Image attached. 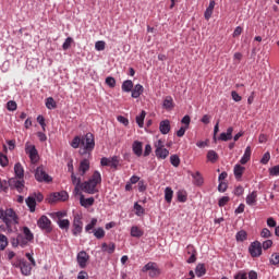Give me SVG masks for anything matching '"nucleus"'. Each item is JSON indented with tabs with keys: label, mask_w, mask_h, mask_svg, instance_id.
I'll list each match as a JSON object with an SVG mask.
<instances>
[{
	"label": "nucleus",
	"mask_w": 279,
	"mask_h": 279,
	"mask_svg": "<svg viewBox=\"0 0 279 279\" xmlns=\"http://www.w3.org/2000/svg\"><path fill=\"white\" fill-rule=\"evenodd\" d=\"M14 173L15 178L9 179V186L11 189H16L17 193H23V189H25V169H23L21 162L15 163Z\"/></svg>",
	"instance_id": "1"
},
{
	"label": "nucleus",
	"mask_w": 279,
	"mask_h": 279,
	"mask_svg": "<svg viewBox=\"0 0 279 279\" xmlns=\"http://www.w3.org/2000/svg\"><path fill=\"white\" fill-rule=\"evenodd\" d=\"M97 184H101V173L99 171H95L88 181L82 183L81 191L88 195H95V193H99Z\"/></svg>",
	"instance_id": "2"
},
{
	"label": "nucleus",
	"mask_w": 279,
	"mask_h": 279,
	"mask_svg": "<svg viewBox=\"0 0 279 279\" xmlns=\"http://www.w3.org/2000/svg\"><path fill=\"white\" fill-rule=\"evenodd\" d=\"M81 145L83 148L80 150L81 156H90L93 154V149H95V135L93 133H86V135L82 138Z\"/></svg>",
	"instance_id": "3"
},
{
	"label": "nucleus",
	"mask_w": 279,
	"mask_h": 279,
	"mask_svg": "<svg viewBox=\"0 0 279 279\" xmlns=\"http://www.w3.org/2000/svg\"><path fill=\"white\" fill-rule=\"evenodd\" d=\"M0 219L5 223L7 228H12V223H19V217L14 209H0Z\"/></svg>",
	"instance_id": "4"
},
{
	"label": "nucleus",
	"mask_w": 279,
	"mask_h": 279,
	"mask_svg": "<svg viewBox=\"0 0 279 279\" xmlns=\"http://www.w3.org/2000/svg\"><path fill=\"white\" fill-rule=\"evenodd\" d=\"M142 271L145 274L148 271L149 278H158L160 276V268H158V264L154 262L147 263L143 268Z\"/></svg>",
	"instance_id": "5"
},
{
	"label": "nucleus",
	"mask_w": 279,
	"mask_h": 279,
	"mask_svg": "<svg viewBox=\"0 0 279 279\" xmlns=\"http://www.w3.org/2000/svg\"><path fill=\"white\" fill-rule=\"evenodd\" d=\"M248 252L252 258H258V256H262L263 254V244L258 241L252 242Z\"/></svg>",
	"instance_id": "6"
},
{
	"label": "nucleus",
	"mask_w": 279,
	"mask_h": 279,
	"mask_svg": "<svg viewBox=\"0 0 279 279\" xmlns=\"http://www.w3.org/2000/svg\"><path fill=\"white\" fill-rule=\"evenodd\" d=\"M82 230H84V222H82V217L76 215L73 220L72 233L74 236H77L78 234H82Z\"/></svg>",
	"instance_id": "7"
},
{
	"label": "nucleus",
	"mask_w": 279,
	"mask_h": 279,
	"mask_svg": "<svg viewBox=\"0 0 279 279\" xmlns=\"http://www.w3.org/2000/svg\"><path fill=\"white\" fill-rule=\"evenodd\" d=\"M76 260L81 269H86V265H88V260H90V255L85 251H81L76 256Z\"/></svg>",
	"instance_id": "8"
},
{
	"label": "nucleus",
	"mask_w": 279,
	"mask_h": 279,
	"mask_svg": "<svg viewBox=\"0 0 279 279\" xmlns=\"http://www.w3.org/2000/svg\"><path fill=\"white\" fill-rule=\"evenodd\" d=\"M233 279H258V272L251 270L247 274L245 270H240L233 276Z\"/></svg>",
	"instance_id": "9"
},
{
	"label": "nucleus",
	"mask_w": 279,
	"mask_h": 279,
	"mask_svg": "<svg viewBox=\"0 0 279 279\" xmlns=\"http://www.w3.org/2000/svg\"><path fill=\"white\" fill-rule=\"evenodd\" d=\"M35 179L37 182H51V177L45 172V168H43V166L36 169Z\"/></svg>",
	"instance_id": "10"
},
{
	"label": "nucleus",
	"mask_w": 279,
	"mask_h": 279,
	"mask_svg": "<svg viewBox=\"0 0 279 279\" xmlns=\"http://www.w3.org/2000/svg\"><path fill=\"white\" fill-rule=\"evenodd\" d=\"M37 226L40 230H46L47 232H51L53 230L51 228V220L47 216H41L37 221Z\"/></svg>",
	"instance_id": "11"
},
{
	"label": "nucleus",
	"mask_w": 279,
	"mask_h": 279,
	"mask_svg": "<svg viewBox=\"0 0 279 279\" xmlns=\"http://www.w3.org/2000/svg\"><path fill=\"white\" fill-rule=\"evenodd\" d=\"M25 153L28 155L32 162H38V150L36 149V146L26 145Z\"/></svg>",
	"instance_id": "12"
},
{
	"label": "nucleus",
	"mask_w": 279,
	"mask_h": 279,
	"mask_svg": "<svg viewBox=\"0 0 279 279\" xmlns=\"http://www.w3.org/2000/svg\"><path fill=\"white\" fill-rule=\"evenodd\" d=\"M90 171V160L87 158L81 160L80 166H78V173L80 175H86Z\"/></svg>",
	"instance_id": "13"
},
{
	"label": "nucleus",
	"mask_w": 279,
	"mask_h": 279,
	"mask_svg": "<svg viewBox=\"0 0 279 279\" xmlns=\"http://www.w3.org/2000/svg\"><path fill=\"white\" fill-rule=\"evenodd\" d=\"M20 269L23 276H32V264L27 260L20 262Z\"/></svg>",
	"instance_id": "14"
},
{
	"label": "nucleus",
	"mask_w": 279,
	"mask_h": 279,
	"mask_svg": "<svg viewBox=\"0 0 279 279\" xmlns=\"http://www.w3.org/2000/svg\"><path fill=\"white\" fill-rule=\"evenodd\" d=\"M189 173L193 178V184L195 186H202L204 184V177L202 175V172H199V171H196V172L189 171Z\"/></svg>",
	"instance_id": "15"
},
{
	"label": "nucleus",
	"mask_w": 279,
	"mask_h": 279,
	"mask_svg": "<svg viewBox=\"0 0 279 279\" xmlns=\"http://www.w3.org/2000/svg\"><path fill=\"white\" fill-rule=\"evenodd\" d=\"M186 254L190 255V258L187 259V263H195V260H197V251L195 250V246H193L192 244L186 246Z\"/></svg>",
	"instance_id": "16"
},
{
	"label": "nucleus",
	"mask_w": 279,
	"mask_h": 279,
	"mask_svg": "<svg viewBox=\"0 0 279 279\" xmlns=\"http://www.w3.org/2000/svg\"><path fill=\"white\" fill-rule=\"evenodd\" d=\"M232 132H234V128L229 126L226 133H221L219 135L218 141H222L225 143H227V141H232Z\"/></svg>",
	"instance_id": "17"
},
{
	"label": "nucleus",
	"mask_w": 279,
	"mask_h": 279,
	"mask_svg": "<svg viewBox=\"0 0 279 279\" xmlns=\"http://www.w3.org/2000/svg\"><path fill=\"white\" fill-rule=\"evenodd\" d=\"M159 132H161V134H169V132H171V122L169 120H162L159 123Z\"/></svg>",
	"instance_id": "18"
},
{
	"label": "nucleus",
	"mask_w": 279,
	"mask_h": 279,
	"mask_svg": "<svg viewBox=\"0 0 279 279\" xmlns=\"http://www.w3.org/2000/svg\"><path fill=\"white\" fill-rule=\"evenodd\" d=\"M145 87H143V85L141 84H136L132 90H131V97H133V99H138V97H141L142 93H144Z\"/></svg>",
	"instance_id": "19"
},
{
	"label": "nucleus",
	"mask_w": 279,
	"mask_h": 279,
	"mask_svg": "<svg viewBox=\"0 0 279 279\" xmlns=\"http://www.w3.org/2000/svg\"><path fill=\"white\" fill-rule=\"evenodd\" d=\"M71 180H72V184L75 186L74 192L77 195L82 189V179L77 178V175H75V173H72Z\"/></svg>",
	"instance_id": "20"
},
{
	"label": "nucleus",
	"mask_w": 279,
	"mask_h": 279,
	"mask_svg": "<svg viewBox=\"0 0 279 279\" xmlns=\"http://www.w3.org/2000/svg\"><path fill=\"white\" fill-rule=\"evenodd\" d=\"M258 199V193L253 191L251 194L246 196L247 206H256V202Z\"/></svg>",
	"instance_id": "21"
},
{
	"label": "nucleus",
	"mask_w": 279,
	"mask_h": 279,
	"mask_svg": "<svg viewBox=\"0 0 279 279\" xmlns=\"http://www.w3.org/2000/svg\"><path fill=\"white\" fill-rule=\"evenodd\" d=\"M252 158V147L247 146L245 148L244 155L240 159L241 165H247L250 162V159Z\"/></svg>",
	"instance_id": "22"
},
{
	"label": "nucleus",
	"mask_w": 279,
	"mask_h": 279,
	"mask_svg": "<svg viewBox=\"0 0 279 279\" xmlns=\"http://www.w3.org/2000/svg\"><path fill=\"white\" fill-rule=\"evenodd\" d=\"M155 156L159 159V160H166L169 156V149L167 148H158L155 150Z\"/></svg>",
	"instance_id": "23"
},
{
	"label": "nucleus",
	"mask_w": 279,
	"mask_h": 279,
	"mask_svg": "<svg viewBox=\"0 0 279 279\" xmlns=\"http://www.w3.org/2000/svg\"><path fill=\"white\" fill-rule=\"evenodd\" d=\"M133 153L140 158L143 156V143L135 141L132 145Z\"/></svg>",
	"instance_id": "24"
},
{
	"label": "nucleus",
	"mask_w": 279,
	"mask_h": 279,
	"mask_svg": "<svg viewBox=\"0 0 279 279\" xmlns=\"http://www.w3.org/2000/svg\"><path fill=\"white\" fill-rule=\"evenodd\" d=\"M80 204L84 208H88L93 206V204H95V198L94 197L85 198L83 194H81Z\"/></svg>",
	"instance_id": "25"
},
{
	"label": "nucleus",
	"mask_w": 279,
	"mask_h": 279,
	"mask_svg": "<svg viewBox=\"0 0 279 279\" xmlns=\"http://www.w3.org/2000/svg\"><path fill=\"white\" fill-rule=\"evenodd\" d=\"M245 172V167L241 165H235L233 168V173L235 175V179L241 180L243 178V173Z\"/></svg>",
	"instance_id": "26"
},
{
	"label": "nucleus",
	"mask_w": 279,
	"mask_h": 279,
	"mask_svg": "<svg viewBox=\"0 0 279 279\" xmlns=\"http://www.w3.org/2000/svg\"><path fill=\"white\" fill-rule=\"evenodd\" d=\"M215 11V0H210L208 8L205 11L206 21H210V16H213V12Z\"/></svg>",
	"instance_id": "27"
},
{
	"label": "nucleus",
	"mask_w": 279,
	"mask_h": 279,
	"mask_svg": "<svg viewBox=\"0 0 279 279\" xmlns=\"http://www.w3.org/2000/svg\"><path fill=\"white\" fill-rule=\"evenodd\" d=\"M101 250L102 252H107V254H114V250H117V246L114 245V243H102Z\"/></svg>",
	"instance_id": "28"
},
{
	"label": "nucleus",
	"mask_w": 279,
	"mask_h": 279,
	"mask_svg": "<svg viewBox=\"0 0 279 279\" xmlns=\"http://www.w3.org/2000/svg\"><path fill=\"white\" fill-rule=\"evenodd\" d=\"M143 234H145V231H143L141 228L134 226L131 228V236L135 238V239H141V236H143Z\"/></svg>",
	"instance_id": "29"
},
{
	"label": "nucleus",
	"mask_w": 279,
	"mask_h": 279,
	"mask_svg": "<svg viewBox=\"0 0 279 279\" xmlns=\"http://www.w3.org/2000/svg\"><path fill=\"white\" fill-rule=\"evenodd\" d=\"M133 88H134V83L131 80H126L122 83L123 93H132Z\"/></svg>",
	"instance_id": "30"
},
{
	"label": "nucleus",
	"mask_w": 279,
	"mask_h": 279,
	"mask_svg": "<svg viewBox=\"0 0 279 279\" xmlns=\"http://www.w3.org/2000/svg\"><path fill=\"white\" fill-rule=\"evenodd\" d=\"M26 205L32 213H36V198L34 196H28L26 198Z\"/></svg>",
	"instance_id": "31"
},
{
	"label": "nucleus",
	"mask_w": 279,
	"mask_h": 279,
	"mask_svg": "<svg viewBox=\"0 0 279 279\" xmlns=\"http://www.w3.org/2000/svg\"><path fill=\"white\" fill-rule=\"evenodd\" d=\"M173 97L171 96H167L163 100V105L162 107L166 109V110H173Z\"/></svg>",
	"instance_id": "32"
},
{
	"label": "nucleus",
	"mask_w": 279,
	"mask_h": 279,
	"mask_svg": "<svg viewBox=\"0 0 279 279\" xmlns=\"http://www.w3.org/2000/svg\"><path fill=\"white\" fill-rule=\"evenodd\" d=\"M145 117H147V112H145V110H143L141 114L136 116L135 121L138 128H143V125H145Z\"/></svg>",
	"instance_id": "33"
},
{
	"label": "nucleus",
	"mask_w": 279,
	"mask_h": 279,
	"mask_svg": "<svg viewBox=\"0 0 279 279\" xmlns=\"http://www.w3.org/2000/svg\"><path fill=\"white\" fill-rule=\"evenodd\" d=\"M46 108H48V110H56V108H58V104L56 102L53 97H48L46 99Z\"/></svg>",
	"instance_id": "34"
},
{
	"label": "nucleus",
	"mask_w": 279,
	"mask_h": 279,
	"mask_svg": "<svg viewBox=\"0 0 279 279\" xmlns=\"http://www.w3.org/2000/svg\"><path fill=\"white\" fill-rule=\"evenodd\" d=\"M57 223L61 230H69L71 228V221L69 219L57 220Z\"/></svg>",
	"instance_id": "35"
},
{
	"label": "nucleus",
	"mask_w": 279,
	"mask_h": 279,
	"mask_svg": "<svg viewBox=\"0 0 279 279\" xmlns=\"http://www.w3.org/2000/svg\"><path fill=\"white\" fill-rule=\"evenodd\" d=\"M195 274L198 278H202V276H206V266H204V264H198L196 266Z\"/></svg>",
	"instance_id": "36"
},
{
	"label": "nucleus",
	"mask_w": 279,
	"mask_h": 279,
	"mask_svg": "<svg viewBox=\"0 0 279 279\" xmlns=\"http://www.w3.org/2000/svg\"><path fill=\"white\" fill-rule=\"evenodd\" d=\"M22 232L24 234V239H27L28 241H34V233H32V230H29L28 227H23Z\"/></svg>",
	"instance_id": "37"
},
{
	"label": "nucleus",
	"mask_w": 279,
	"mask_h": 279,
	"mask_svg": "<svg viewBox=\"0 0 279 279\" xmlns=\"http://www.w3.org/2000/svg\"><path fill=\"white\" fill-rule=\"evenodd\" d=\"M165 199L168 204H171V202L173 199V190L171 187H166Z\"/></svg>",
	"instance_id": "38"
},
{
	"label": "nucleus",
	"mask_w": 279,
	"mask_h": 279,
	"mask_svg": "<svg viewBox=\"0 0 279 279\" xmlns=\"http://www.w3.org/2000/svg\"><path fill=\"white\" fill-rule=\"evenodd\" d=\"M235 239L238 242L243 243V241H247V232L245 230H241L235 234Z\"/></svg>",
	"instance_id": "39"
},
{
	"label": "nucleus",
	"mask_w": 279,
	"mask_h": 279,
	"mask_svg": "<svg viewBox=\"0 0 279 279\" xmlns=\"http://www.w3.org/2000/svg\"><path fill=\"white\" fill-rule=\"evenodd\" d=\"M207 159L209 162H217L219 160V155L215 150H209L207 153Z\"/></svg>",
	"instance_id": "40"
},
{
	"label": "nucleus",
	"mask_w": 279,
	"mask_h": 279,
	"mask_svg": "<svg viewBox=\"0 0 279 279\" xmlns=\"http://www.w3.org/2000/svg\"><path fill=\"white\" fill-rule=\"evenodd\" d=\"M20 247H27L28 243H32L28 239L24 238L23 234L17 235Z\"/></svg>",
	"instance_id": "41"
},
{
	"label": "nucleus",
	"mask_w": 279,
	"mask_h": 279,
	"mask_svg": "<svg viewBox=\"0 0 279 279\" xmlns=\"http://www.w3.org/2000/svg\"><path fill=\"white\" fill-rule=\"evenodd\" d=\"M50 217L52 219H58V221H61L62 219H64V217H66V211L52 213L50 214Z\"/></svg>",
	"instance_id": "42"
},
{
	"label": "nucleus",
	"mask_w": 279,
	"mask_h": 279,
	"mask_svg": "<svg viewBox=\"0 0 279 279\" xmlns=\"http://www.w3.org/2000/svg\"><path fill=\"white\" fill-rule=\"evenodd\" d=\"M56 202H60V194L59 192H54L49 195L48 204H56Z\"/></svg>",
	"instance_id": "43"
},
{
	"label": "nucleus",
	"mask_w": 279,
	"mask_h": 279,
	"mask_svg": "<svg viewBox=\"0 0 279 279\" xmlns=\"http://www.w3.org/2000/svg\"><path fill=\"white\" fill-rule=\"evenodd\" d=\"M8 236L0 233V250H5L8 247Z\"/></svg>",
	"instance_id": "44"
},
{
	"label": "nucleus",
	"mask_w": 279,
	"mask_h": 279,
	"mask_svg": "<svg viewBox=\"0 0 279 279\" xmlns=\"http://www.w3.org/2000/svg\"><path fill=\"white\" fill-rule=\"evenodd\" d=\"M94 236L96 239H104V236H106V231L104 230V228H98L94 230Z\"/></svg>",
	"instance_id": "45"
},
{
	"label": "nucleus",
	"mask_w": 279,
	"mask_h": 279,
	"mask_svg": "<svg viewBox=\"0 0 279 279\" xmlns=\"http://www.w3.org/2000/svg\"><path fill=\"white\" fill-rule=\"evenodd\" d=\"M134 209H135V215H137V217L145 215V208H143V206H141L138 203L134 204Z\"/></svg>",
	"instance_id": "46"
},
{
	"label": "nucleus",
	"mask_w": 279,
	"mask_h": 279,
	"mask_svg": "<svg viewBox=\"0 0 279 279\" xmlns=\"http://www.w3.org/2000/svg\"><path fill=\"white\" fill-rule=\"evenodd\" d=\"M80 145H82V140L80 136H75L71 142V147H73V149H77Z\"/></svg>",
	"instance_id": "47"
},
{
	"label": "nucleus",
	"mask_w": 279,
	"mask_h": 279,
	"mask_svg": "<svg viewBox=\"0 0 279 279\" xmlns=\"http://www.w3.org/2000/svg\"><path fill=\"white\" fill-rule=\"evenodd\" d=\"M105 82L109 88H114V86H117V80L112 76H108Z\"/></svg>",
	"instance_id": "48"
},
{
	"label": "nucleus",
	"mask_w": 279,
	"mask_h": 279,
	"mask_svg": "<svg viewBox=\"0 0 279 279\" xmlns=\"http://www.w3.org/2000/svg\"><path fill=\"white\" fill-rule=\"evenodd\" d=\"M170 162L172 167H180V157L178 155H172L170 157Z\"/></svg>",
	"instance_id": "49"
},
{
	"label": "nucleus",
	"mask_w": 279,
	"mask_h": 279,
	"mask_svg": "<svg viewBox=\"0 0 279 279\" xmlns=\"http://www.w3.org/2000/svg\"><path fill=\"white\" fill-rule=\"evenodd\" d=\"M71 45H73V38L68 37L62 45V49L66 51L68 49H71Z\"/></svg>",
	"instance_id": "50"
},
{
	"label": "nucleus",
	"mask_w": 279,
	"mask_h": 279,
	"mask_svg": "<svg viewBox=\"0 0 279 279\" xmlns=\"http://www.w3.org/2000/svg\"><path fill=\"white\" fill-rule=\"evenodd\" d=\"M17 108V105H16V101L14 100H10L8 104H7V109L10 111V112H14V110H16Z\"/></svg>",
	"instance_id": "51"
},
{
	"label": "nucleus",
	"mask_w": 279,
	"mask_h": 279,
	"mask_svg": "<svg viewBox=\"0 0 279 279\" xmlns=\"http://www.w3.org/2000/svg\"><path fill=\"white\" fill-rule=\"evenodd\" d=\"M95 226H97V218H93L90 223H88L86 227H85V231L86 232H90V230H93V228H95Z\"/></svg>",
	"instance_id": "52"
},
{
	"label": "nucleus",
	"mask_w": 279,
	"mask_h": 279,
	"mask_svg": "<svg viewBox=\"0 0 279 279\" xmlns=\"http://www.w3.org/2000/svg\"><path fill=\"white\" fill-rule=\"evenodd\" d=\"M112 169H117L119 167V157L114 156L110 159V163Z\"/></svg>",
	"instance_id": "53"
},
{
	"label": "nucleus",
	"mask_w": 279,
	"mask_h": 279,
	"mask_svg": "<svg viewBox=\"0 0 279 279\" xmlns=\"http://www.w3.org/2000/svg\"><path fill=\"white\" fill-rule=\"evenodd\" d=\"M95 49L97 51H104V49H106V41H96Z\"/></svg>",
	"instance_id": "54"
},
{
	"label": "nucleus",
	"mask_w": 279,
	"mask_h": 279,
	"mask_svg": "<svg viewBox=\"0 0 279 279\" xmlns=\"http://www.w3.org/2000/svg\"><path fill=\"white\" fill-rule=\"evenodd\" d=\"M228 202H230V197L229 196H223L218 201V206L220 208H223V206H226V204H228Z\"/></svg>",
	"instance_id": "55"
},
{
	"label": "nucleus",
	"mask_w": 279,
	"mask_h": 279,
	"mask_svg": "<svg viewBox=\"0 0 279 279\" xmlns=\"http://www.w3.org/2000/svg\"><path fill=\"white\" fill-rule=\"evenodd\" d=\"M271 160V154L269 151L265 153L263 158L260 159L262 165H267Z\"/></svg>",
	"instance_id": "56"
},
{
	"label": "nucleus",
	"mask_w": 279,
	"mask_h": 279,
	"mask_svg": "<svg viewBox=\"0 0 279 279\" xmlns=\"http://www.w3.org/2000/svg\"><path fill=\"white\" fill-rule=\"evenodd\" d=\"M8 162H9L8 156L0 153V165H1V167H8Z\"/></svg>",
	"instance_id": "57"
},
{
	"label": "nucleus",
	"mask_w": 279,
	"mask_h": 279,
	"mask_svg": "<svg viewBox=\"0 0 279 279\" xmlns=\"http://www.w3.org/2000/svg\"><path fill=\"white\" fill-rule=\"evenodd\" d=\"M69 199V193L66 191L59 192V202H66Z\"/></svg>",
	"instance_id": "58"
},
{
	"label": "nucleus",
	"mask_w": 279,
	"mask_h": 279,
	"mask_svg": "<svg viewBox=\"0 0 279 279\" xmlns=\"http://www.w3.org/2000/svg\"><path fill=\"white\" fill-rule=\"evenodd\" d=\"M181 123L185 125L184 128H187L191 125V116H184L181 120Z\"/></svg>",
	"instance_id": "59"
},
{
	"label": "nucleus",
	"mask_w": 279,
	"mask_h": 279,
	"mask_svg": "<svg viewBox=\"0 0 279 279\" xmlns=\"http://www.w3.org/2000/svg\"><path fill=\"white\" fill-rule=\"evenodd\" d=\"M270 263H271V265H279V254L278 253H274L271 255Z\"/></svg>",
	"instance_id": "60"
},
{
	"label": "nucleus",
	"mask_w": 279,
	"mask_h": 279,
	"mask_svg": "<svg viewBox=\"0 0 279 279\" xmlns=\"http://www.w3.org/2000/svg\"><path fill=\"white\" fill-rule=\"evenodd\" d=\"M32 197L35 198V202H39V203L43 202V199H45V196L40 192L34 193Z\"/></svg>",
	"instance_id": "61"
},
{
	"label": "nucleus",
	"mask_w": 279,
	"mask_h": 279,
	"mask_svg": "<svg viewBox=\"0 0 279 279\" xmlns=\"http://www.w3.org/2000/svg\"><path fill=\"white\" fill-rule=\"evenodd\" d=\"M269 173L270 175H279V165L278 166H274L272 168L269 169Z\"/></svg>",
	"instance_id": "62"
},
{
	"label": "nucleus",
	"mask_w": 279,
	"mask_h": 279,
	"mask_svg": "<svg viewBox=\"0 0 279 279\" xmlns=\"http://www.w3.org/2000/svg\"><path fill=\"white\" fill-rule=\"evenodd\" d=\"M271 245H274V241L266 240V241L263 242L262 247H263V250H269V247H271Z\"/></svg>",
	"instance_id": "63"
},
{
	"label": "nucleus",
	"mask_w": 279,
	"mask_h": 279,
	"mask_svg": "<svg viewBox=\"0 0 279 279\" xmlns=\"http://www.w3.org/2000/svg\"><path fill=\"white\" fill-rule=\"evenodd\" d=\"M77 279H88V272L82 270L77 275Z\"/></svg>",
	"instance_id": "64"
}]
</instances>
